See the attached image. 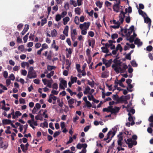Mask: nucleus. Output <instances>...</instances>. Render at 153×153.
Masks as SVG:
<instances>
[{"label":"nucleus","mask_w":153,"mask_h":153,"mask_svg":"<svg viewBox=\"0 0 153 153\" xmlns=\"http://www.w3.org/2000/svg\"><path fill=\"white\" fill-rule=\"evenodd\" d=\"M111 108V114H116L119 111L120 108L117 106H115L114 108H112L113 106H109Z\"/></svg>","instance_id":"obj_1"},{"label":"nucleus","mask_w":153,"mask_h":153,"mask_svg":"<svg viewBox=\"0 0 153 153\" xmlns=\"http://www.w3.org/2000/svg\"><path fill=\"white\" fill-rule=\"evenodd\" d=\"M27 77L30 79L36 78L37 77L36 73L35 71L31 72L29 74L28 72Z\"/></svg>","instance_id":"obj_2"},{"label":"nucleus","mask_w":153,"mask_h":153,"mask_svg":"<svg viewBox=\"0 0 153 153\" xmlns=\"http://www.w3.org/2000/svg\"><path fill=\"white\" fill-rule=\"evenodd\" d=\"M112 67L114 68V70L117 73H119V71L122 69V68L120 66H119L118 67L117 66V65L116 64L112 65Z\"/></svg>","instance_id":"obj_3"},{"label":"nucleus","mask_w":153,"mask_h":153,"mask_svg":"<svg viewBox=\"0 0 153 153\" xmlns=\"http://www.w3.org/2000/svg\"><path fill=\"white\" fill-rule=\"evenodd\" d=\"M144 18V22L145 23H148V27L149 28V29H150L151 26V19L149 18L148 17H147L146 18L145 17Z\"/></svg>","instance_id":"obj_4"},{"label":"nucleus","mask_w":153,"mask_h":153,"mask_svg":"<svg viewBox=\"0 0 153 153\" xmlns=\"http://www.w3.org/2000/svg\"><path fill=\"white\" fill-rule=\"evenodd\" d=\"M126 143L127 144H128V147L129 148H131L133 145H136L137 143L136 140H133V141L131 143L126 142Z\"/></svg>","instance_id":"obj_5"},{"label":"nucleus","mask_w":153,"mask_h":153,"mask_svg":"<svg viewBox=\"0 0 153 153\" xmlns=\"http://www.w3.org/2000/svg\"><path fill=\"white\" fill-rule=\"evenodd\" d=\"M134 43L135 45H137L138 46H141L143 44L142 42H141L140 39L138 38H136L135 39L134 41Z\"/></svg>","instance_id":"obj_6"},{"label":"nucleus","mask_w":153,"mask_h":153,"mask_svg":"<svg viewBox=\"0 0 153 153\" xmlns=\"http://www.w3.org/2000/svg\"><path fill=\"white\" fill-rule=\"evenodd\" d=\"M2 122L3 125L10 124L11 123V121L9 119H4L2 120Z\"/></svg>","instance_id":"obj_7"},{"label":"nucleus","mask_w":153,"mask_h":153,"mask_svg":"<svg viewBox=\"0 0 153 153\" xmlns=\"http://www.w3.org/2000/svg\"><path fill=\"white\" fill-rule=\"evenodd\" d=\"M29 28V25H26L23 30L22 32L21 33L22 35H24L27 31L28 30Z\"/></svg>","instance_id":"obj_8"},{"label":"nucleus","mask_w":153,"mask_h":153,"mask_svg":"<svg viewBox=\"0 0 153 153\" xmlns=\"http://www.w3.org/2000/svg\"><path fill=\"white\" fill-rule=\"evenodd\" d=\"M118 102H116V103H123V101L124 100V96L123 95H122L120 97H118Z\"/></svg>","instance_id":"obj_9"},{"label":"nucleus","mask_w":153,"mask_h":153,"mask_svg":"<svg viewBox=\"0 0 153 153\" xmlns=\"http://www.w3.org/2000/svg\"><path fill=\"white\" fill-rule=\"evenodd\" d=\"M20 146L21 147V148L22 149L23 152L24 153H26V151L28 149V148H26L25 146V145L23 144H21L20 145Z\"/></svg>","instance_id":"obj_10"},{"label":"nucleus","mask_w":153,"mask_h":153,"mask_svg":"<svg viewBox=\"0 0 153 153\" xmlns=\"http://www.w3.org/2000/svg\"><path fill=\"white\" fill-rule=\"evenodd\" d=\"M108 71H106L103 72L102 74V77L103 78L107 77L108 76Z\"/></svg>","instance_id":"obj_11"},{"label":"nucleus","mask_w":153,"mask_h":153,"mask_svg":"<svg viewBox=\"0 0 153 153\" xmlns=\"http://www.w3.org/2000/svg\"><path fill=\"white\" fill-rule=\"evenodd\" d=\"M119 6L117 5L116 4H114L113 6V9L114 11L118 13L119 12Z\"/></svg>","instance_id":"obj_12"},{"label":"nucleus","mask_w":153,"mask_h":153,"mask_svg":"<svg viewBox=\"0 0 153 153\" xmlns=\"http://www.w3.org/2000/svg\"><path fill=\"white\" fill-rule=\"evenodd\" d=\"M90 89H91L88 86H87L85 88V91L83 92L84 94H87L88 93L89 94Z\"/></svg>","instance_id":"obj_13"},{"label":"nucleus","mask_w":153,"mask_h":153,"mask_svg":"<svg viewBox=\"0 0 153 153\" xmlns=\"http://www.w3.org/2000/svg\"><path fill=\"white\" fill-rule=\"evenodd\" d=\"M138 12L139 14L142 16L144 18H145L146 17V16H147L146 13L141 10L139 9L138 10Z\"/></svg>","instance_id":"obj_14"},{"label":"nucleus","mask_w":153,"mask_h":153,"mask_svg":"<svg viewBox=\"0 0 153 153\" xmlns=\"http://www.w3.org/2000/svg\"><path fill=\"white\" fill-rule=\"evenodd\" d=\"M51 36L53 37L56 36L57 35L56 30L55 29L51 30Z\"/></svg>","instance_id":"obj_15"},{"label":"nucleus","mask_w":153,"mask_h":153,"mask_svg":"<svg viewBox=\"0 0 153 153\" xmlns=\"http://www.w3.org/2000/svg\"><path fill=\"white\" fill-rule=\"evenodd\" d=\"M83 25L84 27V29L86 30L89 28L90 25V23L89 22H85Z\"/></svg>","instance_id":"obj_16"},{"label":"nucleus","mask_w":153,"mask_h":153,"mask_svg":"<svg viewBox=\"0 0 153 153\" xmlns=\"http://www.w3.org/2000/svg\"><path fill=\"white\" fill-rule=\"evenodd\" d=\"M7 147V146L3 142L2 140L0 139V148H2L4 147V148L5 149Z\"/></svg>","instance_id":"obj_17"},{"label":"nucleus","mask_w":153,"mask_h":153,"mask_svg":"<svg viewBox=\"0 0 153 153\" xmlns=\"http://www.w3.org/2000/svg\"><path fill=\"white\" fill-rule=\"evenodd\" d=\"M70 18L68 17H66L63 19V24L66 25L67 24L68 22L69 21Z\"/></svg>","instance_id":"obj_18"},{"label":"nucleus","mask_w":153,"mask_h":153,"mask_svg":"<svg viewBox=\"0 0 153 153\" xmlns=\"http://www.w3.org/2000/svg\"><path fill=\"white\" fill-rule=\"evenodd\" d=\"M102 51L105 53H108L109 52V50L106 47H101Z\"/></svg>","instance_id":"obj_19"},{"label":"nucleus","mask_w":153,"mask_h":153,"mask_svg":"<svg viewBox=\"0 0 153 153\" xmlns=\"http://www.w3.org/2000/svg\"><path fill=\"white\" fill-rule=\"evenodd\" d=\"M44 120H45L46 121L43 123L42 124L43 126H42V123H41L40 124V126L43 128H44L45 127H46V128L48 127V123L47 122V120L46 119H45Z\"/></svg>","instance_id":"obj_20"},{"label":"nucleus","mask_w":153,"mask_h":153,"mask_svg":"<svg viewBox=\"0 0 153 153\" xmlns=\"http://www.w3.org/2000/svg\"><path fill=\"white\" fill-rule=\"evenodd\" d=\"M103 4V2H100V1H97L96 2V6L97 7H99L100 8H102V5Z\"/></svg>","instance_id":"obj_21"},{"label":"nucleus","mask_w":153,"mask_h":153,"mask_svg":"<svg viewBox=\"0 0 153 153\" xmlns=\"http://www.w3.org/2000/svg\"><path fill=\"white\" fill-rule=\"evenodd\" d=\"M112 61V59H111L108 60V62L105 64V66L106 68H108L110 66Z\"/></svg>","instance_id":"obj_22"},{"label":"nucleus","mask_w":153,"mask_h":153,"mask_svg":"<svg viewBox=\"0 0 153 153\" xmlns=\"http://www.w3.org/2000/svg\"><path fill=\"white\" fill-rule=\"evenodd\" d=\"M77 78L76 77H73L71 76V82L72 83H74V82H76L77 81Z\"/></svg>","instance_id":"obj_23"},{"label":"nucleus","mask_w":153,"mask_h":153,"mask_svg":"<svg viewBox=\"0 0 153 153\" xmlns=\"http://www.w3.org/2000/svg\"><path fill=\"white\" fill-rule=\"evenodd\" d=\"M128 120L129 122L131 121V126H132L135 123L132 117H128Z\"/></svg>","instance_id":"obj_24"},{"label":"nucleus","mask_w":153,"mask_h":153,"mask_svg":"<svg viewBox=\"0 0 153 153\" xmlns=\"http://www.w3.org/2000/svg\"><path fill=\"white\" fill-rule=\"evenodd\" d=\"M56 67L55 66H51L48 65L47 67V69L49 71H51L53 69H54L56 68Z\"/></svg>","instance_id":"obj_25"},{"label":"nucleus","mask_w":153,"mask_h":153,"mask_svg":"<svg viewBox=\"0 0 153 153\" xmlns=\"http://www.w3.org/2000/svg\"><path fill=\"white\" fill-rule=\"evenodd\" d=\"M62 17V16L60 15L57 14L55 17V20L57 22L59 21L61 19Z\"/></svg>","instance_id":"obj_26"},{"label":"nucleus","mask_w":153,"mask_h":153,"mask_svg":"<svg viewBox=\"0 0 153 153\" xmlns=\"http://www.w3.org/2000/svg\"><path fill=\"white\" fill-rule=\"evenodd\" d=\"M116 49L117 50V51L119 50L120 52H122V51L123 50L122 47L121 46L120 44H118L116 47Z\"/></svg>","instance_id":"obj_27"},{"label":"nucleus","mask_w":153,"mask_h":153,"mask_svg":"<svg viewBox=\"0 0 153 153\" xmlns=\"http://www.w3.org/2000/svg\"><path fill=\"white\" fill-rule=\"evenodd\" d=\"M111 131H109L108 133H107V137L106 138H104V139H103V140L104 141H106L107 140L109 139H110V135H111Z\"/></svg>","instance_id":"obj_28"},{"label":"nucleus","mask_w":153,"mask_h":153,"mask_svg":"<svg viewBox=\"0 0 153 153\" xmlns=\"http://www.w3.org/2000/svg\"><path fill=\"white\" fill-rule=\"evenodd\" d=\"M125 12H124L123 11H120V14H121L122 15H123V19L125 17V14L127 13L128 12V9L127 8H126L125 9Z\"/></svg>","instance_id":"obj_29"},{"label":"nucleus","mask_w":153,"mask_h":153,"mask_svg":"<svg viewBox=\"0 0 153 153\" xmlns=\"http://www.w3.org/2000/svg\"><path fill=\"white\" fill-rule=\"evenodd\" d=\"M118 95L117 94L113 95L112 96V98L113 100L115 101H116V102H118Z\"/></svg>","instance_id":"obj_30"},{"label":"nucleus","mask_w":153,"mask_h":153,"mask_svg":"<svg viewBox=\"0 0 153 153\" xmlns=\"http://www.w3.org/2000/svg\"><path fill=\"white\" fill-rule=\"evenodd\" d=\"M75 12L76 13L79 15L80 14V9L79 7H77L75 9Z\"/></svg>","instance_id":"obj_31"},{"label":"nucleus","mask_w":153,"mask_h":153,"mask_svg":"<svg viewBox=\"0 0 153 153\" xmlns=\"http://www.w3.org/2000/svg\"><path fill=\"white\" fill-rule=\"evenodd\" d=\"M74 22L76 25H79V19L78 16H76L74 18Z\"/></svg>","instance_id":"obj_32"},{"label":"nucleus","mask_w":153,"mask_h":153,"mask_svg":"<svg viewBox=\"0 0 153 153\" xmlns=\"http://www.w3.org/2000/svg\"><path fill=\"white\" fill-rule=\"evenodd\" d=\"M70 4L71 5H73L74 7H76L77 6V4L75 1L73 0H70Z\"/></svg>","instance_id":"obj_33"},{"label":"nucleus","mask_w":153,"mask_h":153,"mask_svg":"<svg viewBox=\"0 0 153 153\" xmlns=\"http://www.w3.org/2000/svg\"><path fill=\"white\" fill-rule=\"evenodd\" d=\"M134 39L133 36H131L129 38L127 39V40L129 41L130 43H132L134 42Z\"/></svg>","instance_id":"obj_34"},{"label":"nucleus","mask_w":153,"mask_h":153,"mask_svg":"<svg viewBox=\"0 0 153 153\" xmlns=\"http://www.w3.org/2000/svg\"><path fill=\"white\" fill-rule=\"evenodd\" d=\"M94 81H92V82H90L89 80H88V84L90 85L92 88L94 87Z\"/></svg>","instance_id":"obj_35"},{"label":"nucleus","mask_w":153,"mask_h":153,"mask_svg":"<svg viewBox=\"0 0 153 153\" xmlns=\"http://www.w3.org/2000/svg\"><path fill=\"white\" fill-rule=\"evenodd\" d=\"M131 63L132 65L134 67H136L137 66V64L134 60H132L131 62Z\"/></svg>","instance_id":"obj_36"},{"label":"nucleus","mask_w":153,"mask_h":153,"mask_svg":"<svg viewBox=\"0 0 153 153\" xmlns=\"http://www.w3.org/2000/svg\"><path fill=\"white\" fill-rule=\"evenodd\" d=\"M119 18V21L122 24L124 21V19H123V16L121 14H120Z\"/></svg>","instance_id":"obj_37"},{"label":"nucleus","mask_w":153,"mask_h":153,"mask_svg":"<svg viewBox=\"0 0 153 153\" xmlns=\"http://www.w3.org/2000/svg\"><path fill=\"white\" fill-rule=\"evenodd\" d=\"M133 86L131 84H130L128 85V87L127 88V89L128 91L131 92L132 91V90L129 89L128 88L131 89L133 88Z\"/></svg>","instance_id":"obj_38"},{"label":"nucleus","mask_w":153,"mask_h":153,"mask_svg":"<svg viewBox=\"0 0 153 153\" xmlns=\"http://www.w3.org/2000/svg\"><path fill=\"white\" fill-rule=\"evenodd\" d=\"M111 108L110 107H109V106L108 107V108H103L102 110V111L103 112H110L111 111Z\"/></svg>","instance_id":"obj_39"},{"label":"nucleus","mask_w":153,"mask_h":153,"mask_svg":"<svg viewBox=\"0 0 153 153\" xmlns=\"http://www.w3.org/2000/svg\"><path fill=\"white\" fill-rule=\"evenodd\" d=\"M47 19L46 18H44L42 20L41 25L43 26L44 24L47 23Z\"/></svg>","instance_id":"obj_40"},{"label":"nucleus","mask_w":153,"mask_h":153,"mask_svg":"<svg viewBox=\"0 0 153 153\" xmlns=\"http://www.w3.org/2000/svg\"><path fill=\"white\" fill-rule=\"evenodd\" d=\"M148 120L150 123H153V114H151L149 117Z\"/></svg>","instance_id":"obj_41"},{"label":"nucleus","mask_w":153,"mask_h":153,"mask_svg":"<svg viewBox=\"0 0 153 153\" xmlns=\"http://www.w3.org/2000/svg\"><path fill=\"white\" fill-rule=\"evenodd\" d=\"M111 37L112 39H114L115 38H118V35L117 33H114L112 34Z\"/></svg>","instance_id":"obj_42"},{"label":"nucleus","mask_w":153,"mask_h":153,"mask_svg":"<svg viewBox=\"0 0 153 153\" xmlns=\"http://www.w3.org/2000/svg\"><path fill=\"white\" fill-rule=\"evenodd\" d=\"M52 88L53 89L57 90L58 88V84L56 83H54L53 84Z\"/></svg>","instance_id":"obj_43"},{"label":"nucleus","mask_w":153,"mask_h":153,"mask_svg":"<svg viewBox=\"0 0 153 153\" xmlns=\"http://www.w3.org/2000/svg\"><path fill=\"white\" fill-rule=\"evenodd\" d=\"M69 105H72L74 102V99L72 98L69 100L68 101Z\"/></svg>","instance_id":"obj_44"},{"label":"nucleus","mask_w":153,"mask_h":153,"mask_svg":"<svg viewBox=\"0 0 153 153\" xmlns=\"http://www.w3.org/2000/svg\"><path fill=\"white\" fill-rule=\"evenodd\" d=\"M69 29V27L68 26L66 25L65 27L63 32V33H67L68 32Z\"/></svg>","instance_id":"obj_45"},{"label":"nucleus","mask_w":153,"mask_h":153,"mask_svg":"<svg viewBox=\"0 0 153 153\" xmlns=\"http://www.w3.org/2000/svg\"><path fill=\"white\" fill-rule=\"evenodd\" d=\"M27 71L25 70H21V73L23 76H25L27 75Z\"/></svg>","instance_id":"obj_46"},{"label":"nucleus","mask_w":153,"mask_h":153,"mask_svg":"<svg viewBox=\"0 0 153 153\" xmlns=\"http://www.w3.org/2000/svg\"><path fill=\"white\" fill-rule=\"evenodd\" d=\"M122 69H123V70H126L128 68V66L126 65V64L123 63L122 65Z\"/></svg>","instance_id":"obj_47"},{"label":"nucleus","mask_w":153,"mask_h":153,"mask_svg":"<svg viewBox=\"0 0 153 153\" xmlns=\"http://www.w3.org/2000/svg\"><path fill=\"white\" fill-rule=\"evenodd\" d=\"M23 27V24L22 23H20L17 26V29L19 31H20Z\"/></svg>","instance_id":"obj_48"},{"label":"nucleus","mask_w":153,"mask_h":153,"mask_svg":"<svg viewBox=\"0 0 153 153\" xmlns=\"http://www.w3.org/2000/svg\"><path fill=\"white\" fill-rule=\"evenodd\" d=\"M18 49L20 50L22 52L24 51V46L23 45H21L19 46L18 48Z\"/></svg>","instance_id":"obj_49"},{"label":"nucleus","mask_w":153,"mask_h":153,"mask_svg":"<svg viewBox=\"0 0 153 153\" xmlns=\"http://www.w3.org/2000/svg\"><path fill=\"white\" fill-rule=\"evenodd\" d=\"M91 40L92 44L91 47L92 48H94L95 44V40L94 39H91Z\"/></svg>","instance_id":"obj_50"},{"label":"nucleus","mask_w":153,"mask_h":153,"mask_svg":"<svg viewBox=\"0 0 153 153\" xmlns=\"http://www.w3.org/2000/svg\"><path fill=\"white\" fill-rule=\"evenodd\" d=\"M153 47L151 45H149L146 47V50L148 51H152Z\"/></svg>","instance_id":"obj_51"},{"label":"nucleus","mask_w":153,"mask_h":153,"mask_svg":"<svg viewBox=\"0 0 153 153\" xmlns=\"http://www.w3.org/2000/svg\"><path fill=\"white\" fill-rule=\"evenodd\" d=\"M91 97L92 99V100L94 102L97 103L99 102V101L98 100L94 98V96L92 95H91Z\"/></svg>","instance_id":"obj_52"},{"label":"nucleus","mask_w":153,"mask_h":153,"mask_svg":"<svg viewBox=\"0 0 153 153\" xmlns=\"http://www.w3.org/2000/svg\"><path fill=\"white\" fill-rule=\"evenodd\" d=\"M105 4L107 7L110 6L111 5V3L108 1H106L105 2Z\"/></svg>","instance_id":"obj_53"},{"label":"nucleus","mask_w":153,"mask_h":153,"mask_svg":"<svg viewBox=\"0 0 153 153\" xmlns=\"http://www.w3.org/2000/svg\"><path fill=\"white\" fill-rule=\"evenodd\" d=\"M16 118H18L19 116H20L22 114L19 111H17L15 112V114Z\"/></svg>","instance_id":"obj_54"},{"label":"nucleus","mask_w":153,"mask_h":153,"mask_svg":"<svg viewBox=\"0 0 153 153\" xmlns=\"http://www.w3.org/2000/svg\"><path fill=\"white\" fill-rule=\"evenodd\" d=\"M83 0H77V5L79 6L82 5V1Z\"/></svg>","instance_id":"obj_55"},{"label":"nucleus","mask_w":153,"mask_h":153,"mask_svg":"<svg viewBox=\"0 0 153 153\" xmlns=\"http://www.w3.org/2000/svg\"><path fill=\"white\" fill-rule=\"evenodd\" d=\"M10 79L13 81L15 79V76L13 74H11L9 76Z\"/></svg>","instance_id":"obj_56"},{"label":"nucleus","mask_w":153,"mask_h":153,"mask_svg":"<svg viewBox=\"0 0 153 153\" xmlns=\"http://www.w3.org/2000/svg\"><path fill=\"white\" fill-rule=\"evenodd\" d=\"M131 18L129 16H128L125 19L126 22V23H130V21Z\"/></svg>","instance_id":"obj_57"},{"label":"nucleus","mask_w":153,"mask_h":153,"mask_svg":"<svg viewBox=\"0 0 153 153\" xmlns=\"http://www.w3.org/2000/svg\"><path fill=\"white\" fill-rule=\"evenodd\" d=\"M6 84L7 86H8L10 84L11 81L10 79H6Z\"/></svg>","instance_id":"obj_58"},{"label":"nucleus","mask_w":153,"mask_h":153,"mask_svg":"<svg viewBox=\"0 0 153 153\" xmlns=\"http://www.w3.org/2000/svg\"><path fill=\"white\" fill-rule=\"evenodd\" d=\"M69 5L68 2L65 4L64 8L66 10H68L69 8Z\"/></svg>","instance_id":"obj_59"},{"label":"nucleus","mask_w":153,"mask_h":153,"mask_svg":"<svg viewBox=\"0 0 153 153\" xmlns=\"http://www.w3.org/2000/svg\"><path fill=\"white\" fill-rule=\"evenodd\" d=\"M19 102L20 104L25 103V100L23 98H21L19 99Z\"/></svg>","instance_id":"obj_60"},{"label":"nucleus","mask_w":153,"mask_h":153,"mask_svg":"<svg viewBox=\"0 0 153 153\" xmlns=\"http://www.w3.org/2000/svg\"><path fill=\"white\" fill-rule=\"evenodd\" d=\"M73 141V138L71 137L70 136L69 137V140L67 142L66 144H69L71 143Z\"/></svg>","instance_id":"obj_61"},{"label":"nucleus","mask_w":153,"mask_h":153,"mask_svg":"<svg viewBox=\"0 0 153 153\" xmlns=\"http://www.w3.org/2000/svg\"><path fill=\"white\" fill-rule=\"evenodd\" d=\"M88 34L91 37H92L94 36V33L93 31H90L88 32Z\"/></svg>","instance_id":"obj_62"},{"label":"nucleus","mask_w":153,"mask_h":153,"mask_svg":"<svg viewBox=\"0 0 153 153\" xmlns=\"http://www.w3.org/2000/svg\"><path fill=\"white\" fill-rule=\"evenodd\" d=\"M85 103L87 107L89 108H90L92 107V104L89 101H88V102H85Z\"/></svg>","instance_id":"obj_63"},{"label":"nucleus","mask_w":153,"mask_h":153,"mask_svg":"<svg viewBox=\"0 0 153 153\" xmlns=\"http://www.w3.org/2000/svg\"><path fill=\"white\" fill-rule=\"evenodd\" d=\"M147 131L149 133L151 134L153 132V129L151 127H149L147 129Z\"/></svg>","instance_id":"obj_64"}]
</instances>
